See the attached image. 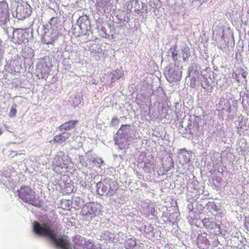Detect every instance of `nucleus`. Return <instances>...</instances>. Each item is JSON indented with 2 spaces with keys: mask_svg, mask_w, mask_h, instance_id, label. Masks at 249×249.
<instances>
[{
  "mask_svg": "<svg viewBox=\"0 0 249 249\" xmlns=\"http://www.w3.org/2000/svg\"><path fill=\"white\" fill-rule=\"evenodd\" d=\"M33 230L36 234L48 238L58 249H72L68 237L57 234L52 221L50 219L34 222Z\"/></svg>",
  "mask_w": 249,
  "mask_h": 249,
  "instance_id": "obj_1",
  "label": "nucleus"
},
{
  "mask_svg": "<svg viewBox=\"0 0 249 249\" xmlns=\"http://www.w3.org/2000/svg\"><path fill=\"white\" fill-rule=\"evenodd\" d=\"M72 32L75 36H85L87 41L93 38V32L89 16L87 15L80 16L77 20V24L72 26Z\"/></svg>",
  "mask_w": 249,
  "mask_h": 249,
  "instance_id": "obj_2",
  "label": "nucleus"
},
{
  "mask_svg": "<svg viewBox=\"0 0 249 249\" xmlns=\"http://www.w3.org/2000/svg\"><path fill=\"white\" fill-rule=\"evenodd\" d=\"M200 81L202 87L207 92H211L214 85V81L217 85L221 87L223 85L225 80L224 78L221 79V74H216L210 71L201 75Z\"/></svg>",
  "mask_w": 249,
  "mask_h": 249,
  "instance_id": "obj_3",
  "label": "nucleus"
},
{
  "mask_svg": "<svg viewBox=\"0 0 249 249\" xmlns=\"http://www.w3.org/2000/svg\"><path fill=\"white\" fill-rule=\"evenodd\" d=\"M19 197L24 202L36 207L43 208V204L35 197V193L28 186H22L18 191Z\"/></svg>",
  "mask_w": 249,
  "mask_h": 249,
  "instance_id": "obj_4",
  "label": "nucleus"
},
{
  "mask_svg": "<svg viewBox=\"0 0 249 249\" xmlns=\"http://www.w3.org/2000/svg\"><path fill=\"white\" fill-rule=\"evenodd\" d=\"M102 206L95 202L87 203L82 207L80 214L84 220L90 221L101 213Z\"/></svg>",
  "mask_w": 249,
  "mask_h": 249,
  "instance_id": "obj_5",
  "label": "nucleus"
},
{
  "mask_svg": "<svg viewBox=\"0 0 249 249\" xmlns=\"http://www.w3.org/2000/svg\"><path fill=\"white\" fill-rule=\"evenodd\" d=\"M15 6L16 9L12 14L13 17L18 19L22 20L29 17L32 12L31 6L21 0L16 2Z\"/></svg>",
  "mask_w": 249,
  "mask_h": 249,
  "instance_id": "obj_6",
  "label": "nucleus"
},
{
  "mask_svg": "<svg viewBox=\"0 0 249 249\" xmlns=\"http://www.w3.org/2000/svg\"><path fill=\"white\" fill-rule=\"evenodd\" d=\"M177 45L171 47L173 60L177 61L178 58H182L183 61L185 62L191 56L190 48L186 44L182 43L179 49L180 52H179V51L177 50Z\"/></svg>",
  "mask_w": 249,
  "mask_h": 249,
  "instance_id": "obj_7",
  "label": "nucleus"
},
{
  "mask_svg": "<svg viewBox=\"0 0 249 249\" xmlns=\"http://www.w3.org/2000/svg\"><path fill=\"white\" fill-rule=\"evenodd\" d=\"M43 33L41 34V42L46 44H53L57 40L60 34L57 30L43 26Z\"/></svg>",
  "mask_w": 249,
  "mask_h": 249,
  "instance_id": "obj_8",
  "label": "nucleus"
},
{
  "mask_svg": "<svg viewBox=\"0 0 249 249\" xmlns=\"http://www.w3.org/2000/svg\"><path fill=\"white\" fill-rule=\"evenodd\" d=\"M165 76L167 81L172 83L179 81L182 76V68L176 65L166 67Z\"/></svg>",
  "mask_w": 249,
  "mask_h": 249,
  "instance_id": "obj_9",
  "label": "nucleus"
},
{
  "mask_svg": "<svg viewBox=\"0 0 249 249\" xmlns=\"http://www.w3.org/2000/svg\"><path fill=\"white\" fill-rule=\"evenodd\" d=\"M11 29L13 30V38L15 43L21 44L28 42L29 34L25 30L20 28L14 30L13 28Z\"/></svg>",
  "mask_w": 249,
  "mask_h": 249,
  "instance_id": "obj_10",
  "label": "nucleus"
},
{
  "mask_svg": "<svg viewBox=\"0 0 249 249\" xmlns=\"http://www.w3.org/2000/svg\"><path fill=\"white\" fill-rule=\"evenodd\" d=\"M9 15L7 3L0 1V26H5L9 21Z\"/></svg>",
  "mask_w": 249,
  "mask_h": 249,
  "instance_id": "obj_11",
  "label": "nucleus"
},
{
  "mask_svg": "<svg viewBox=\"0 0 249 249\" xmlns=\"http://www.w3.org/2000/svg\"><path fill=\"white\" fill-rule=\"evenodd\" d=\"M114 140L115 141V144L117 145L121 150L125 149L128 147L132 138H129L121 135L116 134L114 137Z\"/></svg>",
  "mask_w": 249,
  "mask_h": 249,
  "instance_id": "obj_12",
  "label": "nucleus"
},
{
  "mask_svg": "<svg viewBox=\"0 0 249 249\" xmlns=\"http://www.w3.org/2000/svg\"><path fill=\"white\" fill-rule=\"evenodd\" d=\"M19 61L17 57H14L10 60L7 62L5 65V69L6 71L13 73L19 70Z\"/></svg>",
  "mask_w": 249,
  "mask_h": 249,
  "instance_id": "obj_13",
  "label": "nucleus"
},
{
  "mask_svg": "<svg viewBox=\"0 0 249 249\" xmlns=\"http://www.w3.org/2000/svg\"><path fill=\"white\" fill-rule=\"evenodd\" d=\"M202 223L210 232L215 234L221 233L220 226L213 222H210L208 218L204 219Z\"/></svg>",
  "mask_w": 249,
  "mask_h": 249,
  "instance_id": "obj_14",
  "label": "nucleus"
},
{
  "mask_svg": "<svg viewBox=\"0 0 249 249\" xmlns=\"http://www.w3.org/2000/svg\"><path fill=\"white\" fill-rule=\"evenodd\" d=\"M108 181H110L109 178H105L96 183V191L98 195L103 196L105 193L107 195V185H109Z\"/></svg>",
  "mask_w": 249,
  "mask_h": 249,
  "instance_id": "obj_15",
  "label": "nucleus"
},
{
  "mask_svg": "<svg viewBox=\"0 0 249 249\" xmlns=\"http://www.w3.org/2000/svg\"><path fill=\"white\" fill-rule=\"evenodd\" d=\"M132 132L133 129L130 125L123 124L116 134H118V135H122L129 138H132L131 136Z\"/></svg>",
  "mask_w": 249,
  "mask_h": 249,
  "instance_id": "obj_16",
  "label": "nucleus"
},
{
  "mask_svg": "<svg viewBox=\"0 0 249 249\" xmlns=\"http://www.w3.org/2000/svg\"><path fill=\"white\" fill-rule=\"evenodd\" d=\"M36 70L38 72V76H40L41 78L44 79L47 77L49 74V67L46 65H39L36 68Z\"/></svg>",
  "mask_w": 249,
  "mask_h": 249,
  "instance_id": "obj_17",
  "label": "nucleus"
},
{
  "mask_svg": "<svg viewBox=\"0 0 249 249\" xmlns=\"http://www.w3.org/2000/svg\"><path fill=\"white\" fill-rule=\"evenodd\" d=\"M71 202V207L75 209L76 210H79L80 208L82 209L83 206L85 205L84 201L83 199L79 197H73Z\"/></svg>",
  "mask_w": 249,
  "mask_h": 249,
  "instance_id": "obj_18",
  "label": "nucleus"
},
{
  "mask_svg": "<svg viewBox=\"0 0 249 249\" xmlns=\"http://www.w3.org/2000/svg\"><path fill=\"white\" fill-rule=\"evenodd\" d=\"M78 123L77 120L69 121L65 123L60 125L59 127V131L63 132V131L69 130L75 127V125Z\"/></svg>",
  "mask_w": 249,
  "mask_h": 249,
  "instance_id": "obj_19",
  "label": "nucleus"
},
{
  "mask_svg": "<svg viewBox=\"0 0 249 249\" xmlns=\"http://www.w3.org/2000/svg\"><path fill=\"white\" fill-rule=\"evenodd\" d=\"M191 158V153H189L185 149L181 150L179 158L180 160V162H182L183 164L190 162Z\"/></svg>",
  "mask_w": 249,
  "mask_h": 249,
  "instance_id": "obj_20",
  "label": "nucleus"
},
{
  "mask_svg": "<svg viewBox=\"0 0 249 249\" xmlns=\"http://www.w3.org/2000/svg\"><path fill=\"white\" fill-rule=\"evenodd\" d=\"M99 25L97 26L96 27L97 29L98 30L99 35L104 38H107L108 37V34H107V27L106 25L107 22L106 23H101L99 21Z\"/></svg>",
  "mask_w": 249,
  "mask_h": 249,
  "instance_id": "obj_21",
  "label": "nucleus"
},
{
  "mask_svg": "<svg viewBox=\"0 0 249 249\" xmlns=\"http://www.w3.org/2000/svg\"><path fill=\"white\" fill-rule=\"evenodd\" d=\"M75 249H82L86 244L85 239L80 236H76L73 240Z\"/></svg>",
  "mask_w": 249,
  "mask_h": 249,
  "instance_id": "obj_22",
  "label": "nucleus"
},
{
  "mask_svg": "<svg viewBox=\"0 0 249 249\" xmlns=\"http://www.w3.org/2000/svg\"><path fill=\"white\" fill-rule=\"evenodd\" d=\"M108 183L109 185H107V196H112L118 189V186L117 183L110 179V181H108Z\"/></svg>",
  "mask_w": 249,
  "mask_h": 249,
  "instance_id": "obj_23",
  "label": "nucleus"
},
{
  "mask_svg": "<svg viewBox=\"0 0 249 249\" xmlns=\"http://www.w3.org/2000/svg\"><path fill=\"white\" fill-rule=\"evenodd\" d=\"M63 153L60 152L55 156L53 161V165L55 167H60L62 168V165L63 164V159L62 158Z\"/></svg>",
  "mask_w": 249,
  "mask_h": 249,
  "instance_id": "obj_24",
  "label": "nucleus"
},
{
  "mask_svg": "<svg viewBox=\"0 0 249 249\" xmlns=\"http://www.w3.org/2000/svg\"><path fill=\"white\" fill-rule=\"evenodd\" d=\"M124 75V72L123 71H120L118 70H115L112 72L110 74V76L111 78V82L113 83L116 80H119Z\"/></svg>",
  "mask_w": 249,
  "mask_h": 249,
  "instance_id": "obj_25",
  "label": "nucleus"
},
{
  "mask_svg": "<svg viewBox=\"0 0 249 249\" xmlns=\"http://www.w3.org/2000/svg\"><path fill=\"white\" fill-rule=\"evenodd\" d=\"M89 160L93 163L95 166L101 168L105 164L103 160L98 157L91 156V158L89 159Z\"/></svg>",
  "mask_w": 249,
  "mask_h": 249,
  "instance_id": "obj_26",
  "label": "nucleus"
},
{
  "mask_svg": "<svg viewBox=\"0 0 249 249\" xmlns=\"http://www.w3.org/2000/svg\"><path fill=\"white\" fill-rule=\"evenodd\" d=\"M180 126L184 128L186 133L192 134L194 132L192 130V124L189 120L187 121V124H186L184 121L180 123Z\"/></svg>",
  "mask_w": 249,
  "mask_h": 249,
  "instance_id": "obj_27",
  "label": "nucleus"
},
{
  "mask_svg": "<svg viewBox=\"0 0 249 249\" xmlns=\"http://www.w3.org/2000/svg\"><path fill=\"white\" fill-rule=\"evenodd\" d=\"M124 245L127 249H131L135 248L136 246L135 239L132 238L128 239L124 242Z\"/></svg>",
  "mask_w": 249,
  "mask_h": 249,
  "instance_id": "obj_28",
  "label": "nucleus"
},
{
  "mask_svg": "<svg viewBox=\"0 0 249 249\" xmlns=\"http://www.w3.org/2000/svg\"><path fill=\"white\" fill-rule=\"evenodd\" d=\"M58 21V18H57L53 17L52 18L50 22L45 25H43V26L46 27L47 28L50 29H55V30H57V26L55 25L57 23Z\"/></svg>",
  "mask_w": 249,
  "mask_h": 249,
  "instance_id": "obj_29",
  "label": "nucleus"
},
{
  "mask_svg": "<svg viewBox=\"0 0 249 249\" xmlns=\"http://www.w3.org/2000/svg\"><path fill=\"white\" fill-rule=\"evenodd\" d=\"M189 78V79L190 80V82L189 84V85L192 88H195L196 85L199 83V76H197L196 77V76H187Z\"/></svg>",
  "mask_w": 249,
  "mask_h": 249,
  "instance_id": "obj_30",
  "label": "nucleus"
},
{
  "mask_svg": "<svg viewBox=\"0 0 249 249\" xmlns=\"http://www.w3.org/2000/svg\"><path fill=\"white\" fill-rule=\"evenodd\" d=\"M107 30V34L108 37L112 36L115 33V28L114 25H111L110 23H107L106 24Z\"/></svg>",
  "mask_w": 249,
  "mask_h": 249,
  "instance_id": "obj_31",
  "label": "nucleus"
},
{
  "mask_svg": "<svg viewBox=\"0 0 249 249\" xmlns=\"http://www.w3.org/2000/svg\"><path fill=\"white\" fill-rule=\"evenodd\" d=\"M82 101V97L81 96L79 95H75L74 98L72 100V103L71 104V105L74 107H76L79 104H80L81 102Z\"/></svg>",
  "mask_w": 249,
  "mask_h": 249,
  "instance_id": "obj_32",
  "label": "nucleus"
},
{
  "mask_svg": "<svg viewBox=\"0 0 249 249\" xmlns=\"http://www.w3.org/2000/svg\"><path fill=\"white\" fill-rule=\"evenodd\" d=\"M71 201L69 200H64L62 202V207L63 209L70 210L72 208L71 207Z\"/></svg>",
  "mask_w": 249,
  "mask_h": 249,
  "instance_id": "obj_33",
  "label": "nucleus"
},
{
  "mask_svg": "<svg viewBox=\"0 0 249 249\" xmlns=\"http://www.w3.org/2000/svg\"><path fill=\"white\" fill-rule=\"evenodd\" d=\"M199 68V66L196 63H192L188 68V75H192L195 69Z\"/></svg>",
  "mask_w": 249,
  "mask_h": 249,
  "instance_id": "obj_34",
  "label": "nucleus"
},
{
  "mask_svg": "<svg viewBox=\"0 0 249 249\" xmlns=\"http://www.w3.org/2000/svg\"><path fill=\"white\" fill-rule=\"evenodd\" d=\"M16 105H13L11 107L10 111L9 113V115L11 118H14L16 117V113H17V110H16Z\"/></svg>",
  "mask_w": 249,
  "mask_h": 249,
  "instance_id": "obj_35",
  "label": "nucleus"
},
{
  "mask_svg": "<svg viewBox=\"0 0 249 249\" xmlns=\"http://www.w3.org/2000/svg\"><path fill=\"white\" fill-rule=\"evenodd\" d=\"M208 0H192V5L195 6H199L203 3L206 2Z\"/></svg>",
  "mask_w": 249,
  "mask_h": 249,
  "instance_id": "obj_36",
  "label": "nucleus"
},
{
  "mask_svg": "<svg viewBox=\"0 0 249 249\" xmlns=\"http://www.w3.org/2000/svg\"><path fill=\"white\" fill-rule=\"evenodd\" d=\"M102 237L104 240H111L113 239V234L109 232L106 231L104 235L102 236Z\"/></svg>",
  "mask_w": 249,
  "mask_h": 249,
  "instance_id": "obj_37",
  "label": "nucleus"
},
{
  "mask_svg": "<svg viewBox=\"0 0 249 249\" xmlns=\"http://www.w3.org/2000/svg\"><path fill=\"white\" fill-rule=\"evenodd\" d=\"M60 135L61 138V141L62 140L63 142H64L71 136V133L67 132H63Z\"/></svg>",
  "mask_w": 249,
  "mask_h": 249,
  "instance_id": "obj_38",
  "label": "nucleus"
},
{
  "mask_svg": "<svg viewBox=\"0 0 249 249\" xmlns=\"http://www.w3.org/2000/svg\"><path fill=\"white\" fill-rule=\"evenodd\" d=\"M83 249H96L91 242L86 241V244L83 246Z\"/></svg>",
  "mask_w": 249,
  "mask_h": 249,
  "instance_id": "obj_39",
  "label": "nucleus"
},
{
  "mask_svg": "<svg viewBox=\"0 0 249 249\" xmlns=\"http://www.w3.org/2000/svg\"><path fill=\"white\" fill-rule=\"evenodd\" d=\"M199 68L195 69V70L194 71L193 73H192V75H188V76H196V77L197 76H199Z\"/></svg>",
  "mask_w": 249,
  "mask_h": 249,
  "instance_id": "obj_40",
  "label": "nucleus"
},
{
  "mask_svg": "<svg viewBox=\"0 0 249 249\" xmlns=\"http://www.w3.org/2000/svg\"><path fill=\"white\" fill-rule=\"evenodd\" d=\"M79 160L80 162L81 163V164L85 167H87L88 166L87 162L84 160V158L83 156H80L79 157Z\"/></svg>",
  "mask_w": 249,
  "mask_h": 249,
  "instance_id": "obj_41",
  "label": "nucleus"
},
{
  "mask_svg": "<svg viewBox=\"0 0 249 249\" xmlns=\"http://www.w3.org/2000/svg\"><path fill=\"white\" fill-rule=\"evenodd\" d=\"M60 134L58 135H56L54 137L53 140L56 142H58L60 143H62L63 142L62 140L61 141V138L60 137Z\"/></svg>",
  "mask_w": 249,
  "mask_h": 249,
  "instance_id": "obj_42",
  "label": "nucleus"
},
{
  "mask_svg": "<svg viewBox=\"0 0 249 249\" xmlns=\"http://www.w3.org/2000/svg\"><path fill=\"white\" fill-rule=\"evenodd\" d=\"M119 119L117 117H114L111 120V124L113 125H115L118 124Z\"/></svg>",
  "mask_w": 249,
  "mask_h": 249,
  "instance_id": "obj_43",
  "label": "nucleus"
},
{
  "mask_svg": "<svg viewBox=\"0 0 249 249\" xmlns=\"http://www.w3.org/2000/svg\"><path fill=\"white\" fill-rule=\"evenodd\" d=\"M118 19L120 20V22H124V21H126L127 22H129V18L128 17H124L123 18H118Z\"/></svg>",
  "mask_w": 249,
  "mask_h": 249,
  "instance_id": "obj_44",
  "label": "nucleus"
},
{
  "mask_svg": "<svg viewBox=\"0 0 249 249\" xmlns=\"http://www.w3.org/2000/svg\"><path fill=\"white\" fill-rule=\"evenodd\" d=\"M97 246L98 247H96V249H109V248H106L107 246V244H105L102 247L100 245H98Z\"/></svg>",
  "mask_w": 249,
  "mask_h": 249,
  "instance_id": "obj_45",
  "label": "nucleus"
},
{
  "mask_svg": "<svg viewBox=\"0 0 249 249\" xmlns=\"http://www.w3.org/2000/svg\"><path fill=\"white\" fill-rule=\"evenodd\" d=\"M3 32L8 37H9V31H8V29L6 27H3Z\"/></svg>",
  "mask_w": 249,
  "mask_h": 249,
  "instance_id": "obj_46",
  "label": "nucleus"
},
{
  "mask_svg": "<svg viewBox=\"0 0 249 249\" xmlns=\"http://www.w3.org/2000/svg\"><path fill=\"white\" fill-rule=\"evenodd\" d=\"M3 133V131L2 130L1 127H0V136Z\"/></svg>",
  "mask_w": 249,
  "mask_h": 249,
  "instance_id": "obj_47",
  "label": "nucleus"
},
{
  "mask_svg": "<svg viewBox=\"0 0 249 249\" xmlns=\"http://www.w3.org/2000/svg\"><path fill=\"white\" fill-rule=\"evenodd\" d=\"M142 8H144L145 7H146V5H145V4L143 3H142Z\"/></svg>",
  "mask_w": 249,
  "mask_h": 249,
  "instance_id": "obj_48",
  "label": "nucleus"
},
{
  "mask_svg": "<svg viewBox=\"0 0 249 249\" xmlns=\"http://www.w3.org/2000/svg\"><path fill=\"white\" fill-rule=\"evenodd\" d=\"M51 2H55L56 0H49Z\"/></svg>",
  "mask_w": 249,
  "mask_h": 249,
  "instance_id": "obj_49",
  "label": "nucleus"
},
{
  "mask_svg": "<svg viewBox=\"0 0 249 249\" xmlns=\"http://www.w3.org/2000/svg\"><path fill=\"white\" fill-rule=\"evenodd\" d=\"M242 75L244 77H245V74L244 73L242 74Z\"/></svg>",
  "mask_w": 249,
  "mask_h": 249,
  "instance_id": "obj_50",
  "label": "nucleus"
}]
</instances>
